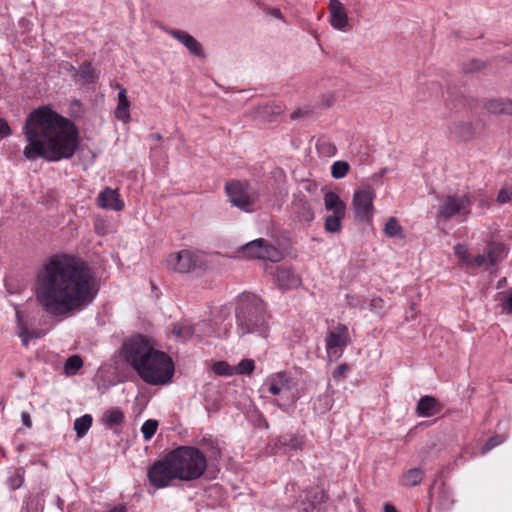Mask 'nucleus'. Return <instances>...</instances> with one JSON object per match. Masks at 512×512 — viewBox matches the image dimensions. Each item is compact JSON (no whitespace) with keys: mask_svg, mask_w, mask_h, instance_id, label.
<instances>
[{"mask_svg":"<svg viewBox=\"0 0 512 512\" xmlns=\"http://www.w3.org/2000/svg\"><path fill=\"white\" fill-rule=\"evenodd\" d=\"M94 276L80 258L57 254L43 265L36 280V299L52 316L82 310L93 298Z\"/></svg>","mask_w":512,"mask_h":512,"instance_id":"obj_1","label":"nucleus"},{"mask_svg":"<svg viewBox=\"0 0 512 512\" xmlns=\"http://www.w3.org/2000/svg\"><path fill=\"white\" fill-rule=\"evenodd\" d=\"M24 134L28 142L23 154L29 160L60 161L71 158L78 147L74 123L48 106L34 109L26 118Z\"/></svg>","mask_w":512,"mask_h":512,"instance_id":"obj_2","label":"nucleus"},{"mask_svg":"<svg viewBox=\"0 0 512 512\" xmlns=\"http://www.w3.org/2000/svg\"><path fill=\"white\" fill-rule=\"evenodd\" d=\"M177 480L190 482L199 479L207 468V458L198 448L179 446L168 452Z\"/></svg>","mask_w":512,"mask_h":512,"instance_id":"obj_3","label":"nucleus"},{"mask_svg":"<svg viewBox=\"0 0 512 512\" xmlns=\"http://www.w3.org/2000/svg\"><path fill=\"white\" fill-rule=\"evenodd\" d=\"M236 317L240 335L258 333L262 337L267 336L266 308L260 298L253 295L242 299Z\"/></svg>","mask_w":512,"mask_h":512,"instance_id":"obj_4","label":"nucleus"},{"mask_svg":"<svg viewBox=\"0 0 512 512\" xmlns=\"http://www.w3.org/2000/svg\"><path fill=\"white\" fill-rule=\"evenodd\" d=\"M144 366L136 372L145 383L150 385H164L174 375V364L171 358L157 349L150 353Z\"/></svg>","mask_w":512,"mask_h":512,"instance_id":"obj_5","label":"nucleus"},{"mask_svg":"<svg viewBox=\"0 0 512 512\" xmlns=\"http://www.w3.org/2000/svg\"><path fill=\"white\" fill-rule=\"evenodd\" d=\"M154 350L155 347L151 339L136 334L123 343L121 354L124 360L136 371L145 367V360Z\"/></svg>","mask_w":512,"mask_h":512,"instance_id":"obj_6","label":"nucleus"},{"mask_svg":"<svg viewBox=\"0 0 512 512\" xmlns=\"http://www.w3.org/2000/svg\"><path fill=\"white\" fill-rule=\"evenodd\" d=\"M147 478L149 484L156 489L169 487L177 480V475L174 472V465L172 464L169 453L155 461L148 468Z\"/></svg>","mask_w":512,"mask_h":512,"instance_id":"obj_7","label":"nucleus"},{"mask_svg":"<svg viewBox=\"0 0 512 512\" xmlns=\"http://www.w3.org/2000/svg\"><path fill=\"white\" fill-rule=\"evenodd\" d=\"M166 261L171 270L180 274L191 273L205 266L203 256L189 249L169 254Z\"/></svg>","mask_w":512,"mask_h":512,"instance_id":"obj_8","label":"nucleus"},{"mask_svg":"<svg viewBox=\"0 0 512 512\" xmlns=\"http://www.w3.org/2000/svg\"><path fill=\"white\" fill-rule=\"evenodd\" d=\"M326 353L330 360L341 358L344 349L351 343L349 329L344 324H337L326 335Z\"/></svg>","mask_w":512,"mask_h":512,"instance_id":"obj_9","label":"nucleus"},{"mask_svg":"<svg viewBox=\"0 0 512 512\" xmlns=\"http://www.w3.org/2000/svg\"><path fill=\"white\" fill-rule=\"evenodd\" d=\"M226 193L233 206L248 211L256 200V193L245 181H232L226 184Z\"/></svg>","mask_w":512,"mask_h":512,"instance_id":"obj_10","label":"nucleus"},{"mask_svg":"<svg viewBox=\"0 0 512 512\" xmlns=\"http://www.w3.org/2000/svg\"><path fill=\"white\" fill-rule=\"evenodd\" d=\"M375 193L370 188L360 189L354 192L352 206L355 218L362 223H369L373 217V200Z\"/></svg>","mask_w":512,"mask_h":512,"instance_id":"obj_11","label":"nucleus"},{"mask_svg":"<svg viewBox=\"0 0 512 512\" xmlns=\"http://www.w3.org/2000/svg\"><path fill=\"white\" fill-rule=\"evenodd\" d=\"M242 251L249 258L269 260L271 262H279L283 257L279 249L268 244L262 238L247 243L242 247Z\"/></svg>","mask_w":512,"mask_h":512,"instance_id":"obj_12","label":"nucleus"},{"mask_svg":"<svg viewBox=\"0 0 512 512\" xmlns=\"http://www.w3.org/2000/svg\"><path fill=\"white\" fill-rule=\"evenodd\" d=\"M470 205L471 200L467 195H448L443 204L439 206L437 217L447 221L456 214L467 215L470 213Z\"/></svg>","mask_w":512,"mask_h":512,"instance_id":"obj_13","label":"nucleus"},{"mask_svg":"<svg viewBox=\"0 0 512 512\" xmlns=\"http://www.w3.org/2000/svg\"><path fill=\"white\" fill-rule=\"evenodd\" d=\"M291 213L293 220L303 226H309L314 220V211L304 196H294L291 203Z\"/></svg>","mask_w":512,"mask_h":512,"instance_id":"obj_14","label":"nucleus"},{"mask_svg":"<svg viewBox=\"0 0 512 512\" xmlns=\"http://www.w3.org/2000/svg\"><path fill=\"white\" fill-rule=\"evenodd\" d=\"M168 33L176 40L181 42L191 54H193L196 57L204 58L205 53L203 50L202 45L200 42H198L192 35L189 33L178 30V29H171L168 31Z\"/></svg>","mask_w":512,"mask_h":512,"instance_id":"obj_15","label":"nucleus"},{"mask_svg":"<svg viewBox=\"0 0 512 512\" xmlns=\"http://www.w3.org/2000/svg\"><path fill=\"white\" fill-rule=\"evenodd\" d=\"M98 205L104 209L121 211L124 208V202L120 199L117 189L105 188L98 196Z\"/></svg>","mask_w":512,"mask_h":512,"instance_id":"obj_16","label":"nucleus"},{"mask_svg":"<svg viewBox=\"0 0 512 512\" xmlns=\"http://www.w3.org/2000/svg\"><path fill=\"white\" fill-rule=\"evenodd\" d=\"M443 405L433 396L421 397L416 406V414L420 417H432L441 412Z\"/></svg>","mask_w":512,"mask_h":512,"instance_id":"obj_17","label":"nucleus"},{"mask_svg":"<svg viewBox=\"0 0 512 512\" xmlns=\"http://www.w3.org/2000/svg\"><path fill=\"white\" fill-rule=\"evenodd\" d=\"M330 23L338 30H343L348 25V16L343 4L339 0H330Z\"/></svg>","mask_w":512,"mask_h":512,"instance_id":"obj_18","label":"nucleus"},{"mask_svg":"<svg viewBox=\"0 0 512 512\" xmlns=\"http://www.w3.org/2000/svg\"><path fill=\"white\" fill-rule=\"evenodd\" d=\"M275 280L280 289L288 290L300 284V278L289 268L278 267L275 272Z\"/></svg>","mask_w":512,"mask_h":512,"instance_id":"obj_19","label":"nucleus"},{"mask_svg":"<svg viewBox=\"0 0 512 512\" xmlns=\"http://www.w3.org/2000/svg\"><path fill=\"white\" fill-rule=\"evenodd\" d=\"M453 138L461 142H468L475 135V127L472 122H455L449 127Z\"/></svg>","mask_w":512,"mask_h":512,"instance_id":"obj_20","label":"nucleus"},{"mask_svg":"<svg viewBox=\"0 0 512 512\" xmlns=\"http://www.w3.org/2000/svg\"><path fill=\"white\" fill-rule=\"evenodd\" d=\"M117 87L119 88L118 92V104L115 109V117L125 123H127L130 120V102L127 98V90L122 87L120 84H117Z\"/></svg>","mask_w":512,"mask_h":512,"instance_id":"obj_21","label":"nucleus"},{"mask_svg":"<svg viewBox=\"0 0 512 512\" xmlns=\"http://www.w3.org/2000/svg\"><path fill=\"white\" fill-rule=\"evenodd\" d=\"M483 106L494 115H512V100L489 99L485 101Z\"/></svg>","mask_w":512,"mask_h":512,"instance_id":"obj_22","label":"nucleus"},{"mask_svg":"<svg viewBox=\"0 0 512 512\" xmlns=\"http://www.w3.org/2000/svg\"><path fill=\"white\" fill-rule=\"evenodd\" d=\"M324 205L326 210L332 211L333 214H346V204L340 199V197L335 192L329 191L325 193Z\"/></svg>","mask_w":512,"mask_h":512,"instance_id":"obj_23","label":"nucleus"},{"mask_svg":"<svg viewBox=\"0 0 512 512\" xmlns=\"http://www.w3.org/2000/svg\"><path fill=\"white\" fill-rule=\"evenodd\" d=\"M425 472L421 468H411L403 473L400 478V484L404 487L411 488L419 485L423 478Z\"/></svg>","mask_w":512,"mask_h":512,"instance_id":"obj_24","label":"nucleus"},{"mask_svg":"<svg viewBox=\"0 0 512 512\" xmlns=\"http://www.w3.org/2000/svg\"><path fill=\"white\" fill-rule=\"evenodd\" d=\"M69 70L73 71V76L80 77L85 83H94L98 79V73L92 67L90 62H84L79 70H76L74 66L69 65Z\"/></svg>","mask_w":512,"mask_h":512,"instance_id":"obj_25","label":"nucleus"},{"mask_svg":"<svg viewBox=\"0 0 512 512\" xmlns=\"http://www.w3.org/2000/svg\"><path fill=\"white\" fill-rule=\"evenodd\" d=\"M16 318H17L18 335L21 338L24 346H26V347L28 346V342L30 339L40 338L44 335V333L41 331H36V330L29 331L23 322L21 313L18 310H16Z\"/></svg>","mask_w":512,"mask_h":512,"instance_id":"obj_26","label":"nucleus"},{"mask_svg":"<svg viewBox=\"0 0 512 512\" xmlns=\"http://www.w3.org/2000/svg\"><path fill=\"white\" fill-rule=\"evenodd\" d=\"M507 255V249L502 243H491L488 246V261L491 265L495 266L501 262Z\"/></svg>","mask_w":512,"mask_h":512,"instance_id":"obj_27","label":"nucleus"},{"mask_svg":"<svg viewBox=\"0 0 512 512\" xmlns=\"http://www.w3.org/2000/svg\"><path fill=\"white\" fill-rule=\"evenodd\" d=\"M101 420L109 428L119 426L124 421V413L119 408H111L103 413Z\"/></svg>","mask_w":512,"mask_h":512,"instance_id":"obj_28","label":"nucleus"},{"mask_svg":"<svg viewBox=\"0 0 512 512\" xmlns=\"http://www.w3.org/2000/svg\"><path fill=\"white\" fill-rule=\"evenodd\" d=\"M290 378L283 372L278 373L268 388L269 392L273 395L280 394L283 390H290Z\"/></svg>","mask_w":512,"mask_h":512,"instance_id":"obj_29","label":"nucleus"},{"mask_svg":"<svg viewBox=\"0 0 512 512\" xmlns=\"http://www.w3.org/2000/svg\"><path fill=\"white\" fill-rule=\"evenodd\" d=\"M384 234L390 238H404L403 228L395 217H389L384 226Z\"/></svg>","mask_w":512,"mask_h":512,"instance_id":"obj_30","label":"nucleus"},{"mask_svg":"<svg viewBox=\"0 0 512 512\" xmlns=\"http://www.w3.org/2000/svg\"><path fill=\"white\" fill-rule=\"evenodd\" d=\"M450 103L455 110H461L466 107H471L474 100L471 97L465 96L461 92L453 93L450 95Z\"/></svg>","mask_w":512,"mask_h":512,"instance_id":"obj_31","label":"nucleus"},{"mask_svg":"<svg viewBox=\"0 0 512 512\" xmlns=\"http://www.w3.org/2000/svg\"><path fill=\"white\" fill-rule=\"evenodd\" d=\"M92 425V416L85 414L77 418L74 422V430L79 438L83 437Z\"/></svg>","mask_w":512,"mask_h":512,"instance_id":"obj_32","label":"nucleus"},{"mask_svg":"<svg viewBox=\"0 0 512 512\" xmlns=\"http://www.w3.org/2000/svg\"><path fill=\"white\" fill-rule=\"evenodd\" d=\"M345 215L332 214L325 218L324 228L329 233H339L342 228L341 221Z\"/></svg>","mask_w":512,"mask_h":512,"instance_id":"obj_33","label":"nucleus"},{"mask_svg":"<svg viewBox=\"0 0 512 512\" xmlns=\"http://www.w3.org/2000/svg\"><path fill=\"white\" fill-rule=\"evenodd\" d=\"M172 333L176 338L186 340L191 338L194 334V327L191 325L177 323L173 325Z\"/></svg>","mask_w":512,"mask_h":512,"instance_id":"obj_34","label":"nucleus"},{"mask_svg":"<svg viewBox=\"0 0 512 512\" xmlns=\"http://www.w3.org/2000/svg\"><path fill=\"white\" fill-rule=\"evenodd\" d=\"M350 165L346 161H336L331 167V175L334 179H341L349 172Z\"/></svg>","mask_w":512,"mask_h":512,"instance_id":"obj_35","label":"nucleus"},{"mask_svg":"<svg viewBox=\"0 0 512 512\" xmlns=\"http://www.w3.org/2000/svg\"><path fill=\"white\" fill-rule=\"evenodd\" d=\"M82 366V358L79 355H72L67 358L64 369L66 374H75Z\"/></svg>","mask_w":512,"mask_h":512,"instance_id":"obj_36","label":"nucleus"},{"mask_svg":"<svg viewBox=\"0 0 512 512\" xmlns=\"http://www.w3.org/2000/svg\"><path fill=\"white\" fill-rule=\"evenodd\" d=\"M157 428H158L157 420H154V419L146 420L141 427V432H142L145 440L151 439L154 436V434L156 433Z\"/></svg>","mask_w":512,"mask_h":512,"instance_id":"obj_37","label":"nucleus"},{"mask_svg":"<svg viewBox=\"0 0 512 512\" xmlns=\"http://www.w3.org/2000/svg\"><path fill=\"white\" fill-rule=\"evenodd\" d=\"M255 368L254 361L252 359H243L239 364L234 367V373L236 374H251Z\"/></svg>","mask_w":512,"mask_h":512,"instance_id":"obj_38","label":"nucleus"},{"mask_svg":"<svg viewBox=\"0 0 512 512\" xmlns=\"http://www.w3.org/2000/svg\"><path fill=\"white\" fill-rule=\"evenodd\" d=\"M282 445L289 447L290 449L297 450L301 449L303 441L294 435L283 436L280 439Z\"/></svg>","mask_w":512,"mask_h":512,"instance_id":"obj_39","label":"nucleus"},{"mask_svg":"<svg viewBox=\"0 0 512 512\" xmlns=\"http://www.w3.org/2000/svg\"><path fill=\"white\" fill-rule=\"evenodd\" d=\"M213 371L217 375L230 376L234 374V367H231L228 363L224 361H219L213 365Z\"/></svg>","mask_w":512,"mask_h":512,"instance_id":"obj_40","label":"nucleus"},{"mask_svg":"<svg viewBox=\"0 0 512 512\" xmlns=\"http://www.w3.org/2000/svg\"><path fill=\"white\" fill-rule=\"evenodd\" d=\"M505 441V437L502 435H496L488 439V441L485 443V445L481 448V453L485 454L494 447L500 445Z\"/></svg>","mask_w":512,"mask_h":512,"instance_id":"obj_41","label":"nucleus"},{"mask_svg":"<svg viewBox=\"0 0 512 512\" xmlns=\"http://www.w3.org/2000/svg\"><path fill=\"white\" fill-rule=\"evenodd\" d=\"M454 252H455L456 256H458L465 263H467V264L471 263L470 254H469V251H468V248L466 245H464V244L455 245Z\"/></svg>","mask_w":512,"mask_h":512,"instance_id":"obj_42","label":"nucleus"},{"mask_svg":"<svg viewBox=\"0 0 512 512\" xmlns=\"http://www.w3.org/2000/svg\"><path fill=\"white\" fill-rule=\"evenodd\" d=\"M24 482V476L21 473H15L8 477L7 484L12 490H16L22 486Z\"/></svg>","mask_w":512,"mask_h":512,"instance_id":"obj_43","label":"nucleus"},{"mask_svg":"<svg viewBox=\"0 0 512 512\" xmlns=\"http://www.w3.org/2000/svg\"><path fill=\"white\" fill-rule=\"evenodd\" d=\"M512 200V186L504 187L499 190L497 195V201L500 204L508 203Z\"/></svg>","mask_w":512,"mask_h":512,"instance_id":"obj_44","label":"nucleus"},{"mask_svg":"<svg viewBox=\"0 0 512 512\" xmlns=\"http://www.w3.org/2000/svg\"><path fill=\"white\" fill-rule=\"evenodd\" d=\"M485 68V64L479 60H471L468 63H466L463 67L464 71L466 73H473L480 71Z\"/></svg>","mask_w":512,"mask_h":512,"instance_id":"obj_45","label":"nucleus"},{"mask_svg":"<svg viewBox=\"0 0 512 512\" xmlns=\"http://www.w3.org/2000/svg\"><path fill=\"white\" fill-rule=\"evenodd\" d=\"M309 501H314V505L319 506L328 500V495L324 490H318L308 498Z\"/></svg>","mask_w":512,"mask_h":512,"instance_id":"obj_46","label":"nucleus"},{"mask_svg":"<svg viewBox=\"0 0 512 512\" xmlns=\"http://www.w3.org/2000/svg\"><path fill=\"white\" fill-rule=\"evenodd\" d=\"M350 367L348 364L343 363L337 366V368L333 372V378L336 380H340L346 377L347 373L349 372Z\"/></svg>","mask_w":512,"mask_h":512,"instance_id":"obj_47","label":"nucleus"},{"mask_svg":"<svg viewBox=\"0 0 512 512\" xmlns=\"http://www.w3.org/2000/svg\"><path fill=\"white\" fill-rule=\"evenodd\" d=\"M318 150L321 153L330 156V155H334L335 154L336 147L333 144H331V143L323 142V143L318 145Z\"/></svg>","mask_w":512,"mask_h":512,"instance_id":"obj_48","label":"nucleus"},{"mask_svg":"<svg viewBox=\"0 0 512 512\" xmlns=\"http://www.w3.org/2000/svg\"><path fill=\"white\" fill-rule=\"evenodd\" d=\"M300 512H323L320 506L314 505V501L303 502V508Z\"/></svg>","mask_w":512,"mask_h":512,"instance_id":"obj_49","label":"nucleus"},{"mask_svg":"<svg viewBox=\"0 0 512 512\" xmlns=\"http://www.w3.org/2000/svg\"><path fill=\"white\" fill-rule=\"evenodd\" d=\"M283 112V109L280 105L270 106L267 105L263 107V114L265 115H280Z\"/></svg>","mask_w":512,"mask_h":512,"instance_id":"obj_50","label":"nucleus"},{"mask_svg":"<svg viewBox=\"0 0 512 512\" xmlns=\"http://www.w3.org/2000/svg\"><path fill=\"white\" fill-rule=\"evenodd\" d=\"M208 453L210 458L217 459L218 457H220L221 452L218 446H216L213 442L209 441Z\"/></svg>","mask_w":512,"mask_h":512,"instance_id":"obj_51","label":"nucleus"},{"mask_svg":"<svg viewBox=\"0 0 512 512\" xmlns=\"http://www.w3.org/2000/svg\"><path fill=\"white\" fill-rule=\"evenodd\" d=\"M11 130L8 122L4 118H0V135L5 137L10 134Z\"/></svg>","mask_w":512,"mask_h":512,"instance_id":"obj_52","label":"nucleus"},{"mask_svg":"<svg viewBox=\"0 0 512 512\" xmlns=\"http://www.w3.org/2000/svg\"><path fill=\"white\" fill-rule=\"evenodd\" d=\"M503 309L508 313H512V289L510 290L509 295L503 302Z\"/></svg>","mask_w":512,"mask_h":512,"instance_id":"obj_53","label":"nucleus"},{"mask_svg":"<svg viewBox=\"0 0 512 512\" xmlns=\"http://www.w3.org/2000/svg\"><path fill=\"white\" fill-rule=\"evenodd\" d=\"M486 257L484 255H478L474 258L473 261L469 265H473L475 267H481L485 264Z\"/></svg>","mask_w":512,"mask_h":512,"instance_id":"obj_54","label":"nucleus"},{"mask_svg":"<svg viewBox=\"0 0 512 512\" xmlns=\"http://www.w3.org/2000/svg\"><path fill=\"white\" fill-rule=\"evenodd\" d=\"M22 423L25 427L31 428L32 427V421L30 414L28 412H22L21 414Z\"/></svg>","mask_w":512,"mask_h":512,"instance_id":"obj_55","label":"nucleus"},{"mask_svg":"<svg viewBox=\"0 0 512 512\" xmlns=\"http://www.w3.org/2000/svg\"><path fill=\"white\" fill-rule=\"evenodd\" d=\"M384 301L381 298H374L371 300V307L374 309H381Z\"/></svg>","mask_w":512,"mask_h":512,"instance_id":"obj_56","label":"nucleus"},{"mask_svg":"<svg viewBox=\"0 0 512 512\" xmlns=\"http://www.w3.org/2000/svg\"><path fill=\"white\" fill-rule=\"evenodd\" d=\"M384 512H397L396 508L391 504H386L384 506Z\"/></svg>","mask_w":512,"mask_h":512,"instance_id":"obj_57","label":"nucleus"},{"mask_svg":"<svg viewBox=\"0 0 512 512\" xmlns=\"http://www.w3.org/2000/svg\"><path fill=\"white\" fill-rule=\"evenodd\" d=\"M108 512H127L124 506H117L109 510Z\"/></svg>","mask_w":512,"mask_h":512,"instance_id":"obj_58","label":"nucleus"},{"mask_svg":"<svg viewBox=\"0 0 512 512\" xmlns=\"http://www.w3.org/2000/svg\"><path fill=\"white\" fill-rule=\"evenodd\" d=\"M302 115V112L300 110L298 111H295L291 114V118L292 119H297L298 117H300Z\"/></svg>","mask_w":512,"mask_h":512,"instance_id":"obj_59","label":"nucleus"},{"mask_svg":"<svg viewBox=\"0 0 512 512\" xmlns=\"http://www.w3.org/2000/svg\"><path fill=\"white\" fill-rule=\"evenodd\" d=\"M505 284H506V278L504 277L498 281L497 288H501V287L505 286Z\"/></svg>","mask_w":512,"mask_h":512,"instance_id":"obj_60","label":"nucleus"},{"mask_svg":"<svg viewBox=\"0 0 512 512\" xmlns=\"http://www.w3.org/2000/svg\"><path fill=\"white\" fill-rule=\"evenodd\" d=\"M153 138L157 141H160L162 139V135L160 133H156L153 135Z\"/></svg>","mask_w":512,"mask_h":512,"instance_id":"obj_61","label":"nucleus"},{"mask_svg":"<svg viewBox=\"0 0 512 512\" xmlns=\"http://www.w3.org/2000/svg\"><path fill=\"white\" fill-rule=\"evenodd\" d=\"M273 15H275V16H277V17H279V16H280V11H279V10H275V11L273 12Z\"/></svg>","mask_w":512,"mask_h":512,"instance_id":"obj_62","label":"nucleus"}]
</instances>
